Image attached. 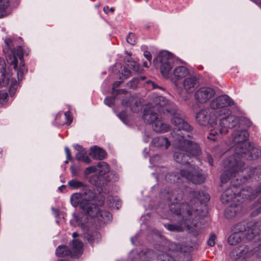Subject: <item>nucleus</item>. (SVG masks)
Here are the masks:
<instances>
[{
  "mask_svg": "<svg viewBox=\"0 0 261 261\" xmlns=\"http://www.w3.org/2000/svg\"><path fill=\"white\" fill-rule=\"evenodd\" d=\"M97 210V215L92 218H97L98 221H103L104 222L110 221L112 219V215L109 212L107 211H100L98 207L96 206Z\"/></svg>",
  "mask_w": 261,
  "mask_h": 261,
  "instance_id": "obj_26",
  "label": "nucleus"
},
{
  "mask_svg": "<svg viewBox=\"0 0 261 261\" xmlns=\"http://www.w3.org/2000/svg\"><path fill=\"white\" fill-rule=\"evenodd\" d=\"M117 198H114L112 196H110L108 197V199L107 200V202H109V206L110 207H114V203L115 202V200Z\"/></svg>",
  "mask_w": 261,
  "mask_h": 261,
  "instance_id": "obj_42",
  "label": "nucleus"
},
{
  "mask_svg": "<svg viewBox=\"0 0 261 261\" xmlns=\"http://www.w3.org/2000/svg\"><path fill=\"white\" fill-rule=\"evenodd\" d=\"M71 172L73 176H77L79 174L78 169L75 167H71Z\"/></svg>",
  "mask_w": 261,
  "mask_h": 261,
  "instance_id": "obj_46",
  "label": "nucleus"
},
{
  "mask_svg": "<svg viewBox=\"0 0 261 261\" xmlns=\"http://www.w3.org/2000/svg\"><path fill=\"white\" fill-rule=\"evenodd\" d=\"M151 144L156 147L167 149L170 146V143L168 139L164 136H159L154 138Z\"/></svg>",
  "mask_w": 261,
  "mask_h": 261,
  "instance_id": "obj_24",
  "label": "nucleus"
},
{
  "mask_svg": "<svg viewBox=\"0 0 261 261\" xmlns=\"http://www.w3.org/2000/svg\"><path fill=\"white\" fill-rule=\"evenodd\" d=\"M122 82H123L122 81H116L113 84V91H114V89L116 87H119L121 85V84L122 83Z\"/></svg>",
  "mask_w": 261,
  "mask_h": 261,
  "instance_id": "obj_48",
  "label": "nucleus"
},
{
  "mask_svg": "<svg viewBox=\"0 0 261 261\" xmlns=\"http://www.w3.org/2000/svg\"><path fill=\"white\" fill-rule=\"evenodd\" d=\"M143 66L144 67H147V68L149 67V66L148 65V64H147V63L146 62H143Z\"/></svg>",
  "mask_w": 261,
  "mask_h": 261,
  "instance_id": "obj_54",
  "label": "nucleus"
},
{
  "mask_svg": "<svg viewBox=\"0 0 261 261\" xmlns=\"http://www.w3.org/2000/svg\"><path fill=\"white\" fill-rule=\"evenodd\" d=\"M109 171L110 168L107 163L104 162L99 163L96 168V172H98V176L97 175H93L89 179V181L95 186L100 185L99 180H100L102 176L108 173Z\"/></svg>",
  "mask_w": 261,
  "mask_h": 261,
  "instance_id": "obj_15",
  "label": "nucleus"
},
{
  "mask_svg": "<svg viewBox=\"0 0 261 261\" xmlns=\"http://www.w3.org/2000/svg\"><path fill=\"white\" fill-rule=\"evenodd\" d=\"M219 114L218 116L220 117V123L218 129L216 127L210 130L207 138L215 141L219 137L220 134H226L229 128H231L237 125L239 122L238 118L230 115V112L228 109H224L219 110Z\"/></svg>",
  "mask_w": 261,
  "mask_h": 261,
  "instance_id": "obj_5",
  "label": "nucleus"
},
{
  "mask_svg": "<svg viewBox=\"0 0 261 261\" xmlns=\"http://www.w3.org/2000/svg\"><path fill=\"white\" fill-rule=\"evenodd\" d=\"M65 151L66 158L67 159V160L66 161H65V163H67L68 161L71 159V153H70L69 149L67 147H65Z\"/></svg>",
  "mask_w": 261,
  "mask_h": 261,
  "instance_id": "obj_43",
  "label": "nucleus"
},
{
  "mask_svg": "<svg viewBox=\"0 0 261 261\" xmlns=\"http://www.w3.org/2000/svg\"><path fill=\"white\" fill-rule=\"evenodd\" d=\"M199 77L196 75H192L184 79L182 86L187 93H192L199 86Z\"/></svg>",
  "mask_w": 261,
  "mask_h": 261,
  "instance_id": "obj_18",
  "label": "nucleus"
},
{
  "mask_svg": "<svg viewBox=\"0 0 261 261\" xmlns=\"http://www.w3.org/2000/svg\"><path fill=\"white\" fill-rule=\"evenodd\" d=\"M52 210L54 211L55 214H56L57 213V211L55 208H53Z\"/></svg>",
  "mask_w": 261,
  "mask_h": 261,
  "instance_id": "obj_60",
  "label": "nucleus"
},
{
  "mask_svg": "<svg viewBox=\"0 0 261 261\" xmlns=\"http://www.w3.org/2000/svg\"><path fill=\"white\" fill-rule=\"evenodd\" d=\"M120 206V202L117 200V198L115 200V203H114V206L116 207L117 209L119 208V207Z\"/></svg>",
  "mask_w": 261,
  "mask_h": 261,
  "instance_id": "obj_49",
  "label": "nucleus"
},
{
  "mask_svg": "<svg viewBox=\"0 0 261 261\" xmlns=\"http://www.w3.org/2000/svg\"><path fill=\"white\" fill-rule=\"evenodd\" d=\"M73 220L75 221L77 224L81 226L82 229L83 231H85V226H84V222H83L82 220L81 219L80 216L75 215L74 214V219Z\"/></svg>",
  "mask_w": 261,
  "mask_h": 261,
  "instance_id": "obj_35",
  "label": "nucleus"
},
{
  "mask_svg": "<svg viewBox=\"0 0 261 261\" xmlns=\"http://www.w3.org/2000/svg\"><path fill=\"white\" fill-rule=\"evenodd\" d=\"M176 207L179 210L175 211L178 216L180 224H164V226L171 231H181L182 229L181 224H184L189 229L193 226L198 227L197 220L201 218L199 210L194 208L187 203L177 204Z\"/></svg>",
  "mask_w": 261,
  "mask_h": 261,
  "instance_id": "obj_2",
  "label": "nucleus"
},
{
  "mask_svg": "<svg viewBox=\"0 0 261 261\" xmlns=\"http://www.w3.org/2000/svg\"><path fill=\"white\" fill-rule=\"evenodd\" d=\"M144 57L149 61V64H151V60L152 59L151 55L150 52L146 51L144 53Z\"/></svg>",
  "mask_w": 261,
  "mask_h": 261,
  "instance_id": "obj_45",
  "label": "nucleus"
},
{
  "mask_svg": "<svg viewBox=\"0 0 261 261\" xmlns=\"http://www.w3.org/2000/svg\"><path fill=\"white\" fill-rule=\"evenodd\" d=\"M169 103V101L164 97L162 96H156L153 100L152 103L154 110H156L160 113H165V110L169 112L167 108L164 109Z\"/></svg>",
  "mask_w": 261,
  "mask_h": 261,
  "instance_id": "obj_19",
  "label": "nucleus"
},
{
  "mask_svg": "<svg viewBox=\"0 0 261 261\" xmlns=\"http://www.w3.org/2000/svg\"><path fill=\"white\" fill-rule=\"evenodd\" d=\"M94 172H96V167L93 166L88 167L85 170V174L86 175Z\"/></svg>",
  "mask_w": 261,
  "mask_h": 261,
  "instance_id": "obj_37",
  "label": "nucleus"
},
{
  "mask_svg": "<svg viewBox=\"0 0 261 261\" xmlns=\"http://www.w3.org/2000/svg\"><path fill=\"white\" fill-rule=\"evenodd\" d=\"M73 147L77 151L75 158L78 161H82L89 164L91 162L90 159L87 155V151L79 144H74Z\"/></svg>",
  "mask_w": 261,
  "mask_h": 261,
  "instance_id": "obj_22",
  "label": "nucleus"
},
{
  "mask_svg": "<svg viewBox=\"0 0 261 261\" xmlns=\"http://www.w3.org/2000/svg\"><path fill=\"white\" fill-rule=\"evenodd\" d=\"M146 84L148 87L151 89H159L162 90H164V89L160 86L156 85V84L151 81H148L146 82Z\"/></svg>",
  "mask_w": 261,
  "mask_h": 261,
  "instance_id": "obj_32",
  "label": "nucleus"
},
{
  "mask_svg": "<svg viewBox=\"0 0 261 261\" xmlns=\"http://www.w3.org/2000/svg\"><path fill=\"white\" fill-rule=\"evenodd\" d=\"M252 1L257 5H261V0H252Z\"/></svg>",
  "mask_w": 261,
  "mask_h": 261,
  "instance_id": "obj_51",
  "label": "nucleus"
},
{
  "mask_svg": "<svg viewBox=\"0 0 261 261\" xmlns=\"http://www.w3.org/2000/svg\"><path fill=\"white\" fill-rule=\"evenodd\" d=\"M219 114V110L212 109H202L197 112L196 120L199 125L202 126H206L207 124L212 126L217 125L216 121Z\"/></svg>",
  "mask_w": 261,
  "mask_h": 261,
  "instance_id": "obj_11",
  "label": "nucleus"
},
{
  "mask_svg": "<svg viewBox=\"0 0 261 261\" xmlns=\"http://www.w3.org/2000/svg\"><path fill=\"white\" fill-rule=\"evenodd\" d=\"M77 236H78V234H77V233H76V232H73V233H72V237H73V238H76V237H77Z\"/></svg>",
  "mask_w": 261,
  "mask_h": 261,
  "instance_id": "obj_53",
  "label": "nucleus"
},
{
  "mask_svg": "<svg viewBox=\"0 0 261 261\" xmlns=\"http://www.w3.org/2000/svg\"><path fill=\"white\" fill-rule=\"evenodd\" d=\"M58 261H68V260H64V259H59Z\"/></svg>",
  "mask_w": 261,
  "mask_h": 261,
  "instance_id": "obj_63",
  "label": "nucleus"
},
{
  "mask_svg": "<svg viewBox=\"0 0 261 261\" xmlns=\"http://www.w3.org/2000/svg\"><path fill=\"white\" fill-rule=\"evenodd\" d=\"M91 155L95 160H101L106 156V151L96 146L91 147Z\"/></svg>",
  "mask_w": 261,
  "mask_h": 261,
  "instance_id": "obj_25",
  "label": "nucleus"
},
{
  "mask_svg": "<svg viewBox=\"0 0 261 261\" xmlns=\"http://www.w3.org/2000/svg\"><path fill=\"white\" fill-rule=\"evenodd\" d=\"M126 41L129 44L134 45L136 42V38L135 34L133 33H129L126 38Z\"/></svg>",
  "mask_w": 261,
  "mask_h": 261,
  "instance_id": "obj_34",
  "label": "nucleus"
},
{
  "mask_svg": "<svg viewBox=\"0 0 261 261\" xmlns=\"http://www.w3.org/2000/svg\"><path fill=\"white\" fill-rule=\"evenodd\" d=\"M23 52L21 47L18 46L12 51V54L7 57L8 62L14 65V68L17 70L18 80L21 81L27 69L24 66Z\"/></svg>",
  "mask_w": 261,
  "mask_h": 261,
  "instance_id": "obj_10",
  "label": "nucleus"
},
{
  "mask_svg": "<svg viewBox=\"0 0 261 261\" xmlns=\"http://www.w3.org/2000/svg\"><path fill=\"white\" fill-rule=\"evenodd\" d=\"M89 197L88 194L84 195L83 192L74 193L70 197L71 203L74 207L80 205V208L89 217L97 216L96 205L92 202L96 197V193L94 192L93 196L91 198Z\"/></svg>",
  "mask_w": 261,
  "mask_h": 261,
  "instance_id": "obj_8",
  "label": "nucleus"
},
{
  "mask_svg": "<svg viewBox=\"0 0 261 261\" xmlns=\"http://www.w3.org/2000/svg\"><path fill=\"white\" fill-rule=\"evenodd\" d=\"M117 92L118 93H119L120 92L124 93L125 92V91L124 90H118Z\"/></svg>",
  "mask_w": 261,
  "mask_h": 261,
  "instance_id": "obj_55",
  "label": "nucleus"
},
{
  "mask_svg": "<svg viewBox=\"0 0 261 261\" xmlns=\"http://www.w3.org/2000/svg\"><path fill=\"white\" fill-rule=\"evenodd\" d=\"M154 110L153 108H151L149 105L144 109L143 118L146 123L152 125L160 117L154 112Z\"/></svg>",
  "mask_w": 261,
  "mask_h": 261,
  "instance_id": "obj_20",
  "label": "nucleus"
},
{
  "mask_svg": "<svg viewBox=\"0 0 261 261\" xmlns=\"http://www.w3.org/2000/svg\"><path fill=\"white\" fill-rule=\"evenodd\" d=\"M240 180H241V181L242 182H244V181H245V180L246 179H247V178H246L245 177H244L243 179H241V178H240Z\"/></svg>",
  "mask_w": 261,
  "mask_h": 261,
  "instance_id": "obj_56",
  "label": "nucleus"
},
{
  "mask_svg": "<svg viewBox=\"0 0 261 261\" xmlns=\"http://www.w3.org/2000/svg\"><path fill=\"white\" fill-rule=\"evenodd\" d=\"M9 0H0V18L7 15L6 10L9 6Z\"/></svg>",
  "mask_w": 261,
  "mask_h": 261,
  "instance_id": "obj_30",
  "label": "nucleus"
},
{
  "mask_svg": "<svg viewBox=\"0 0 261 261\" xmlns=\"http://www.w3.org/2000/svg\"><path fill=\"white\" fill-rule=\"evenodd\" d=\"M128 66L132 68L136 72H139V65L135 62H131L129 65H128Z\"/></svg>",
  "mask_w": 261,
  "mask_h": 261,
  "instance_id": "obj_38",
  "label": "nucleus"
},
{
  "mask_svg": "<svg viewBox=\"0 0 261 261\" xmlns=\"http://www.w3.org/2000/svg\"><path fill=\"white\" fill-rule=\"evenodd\" d=\"M109 11L113 13V12H114V9L113 8H111L109 9Z\"/></svg>",
  "mask_w": 261,
  "mask_h": 261,
  "instance_id": "obj_58",
  "label": "nucleus"
},
{
  "mask_svg": "<svg viewBox=\"0 0 261 261\" xmlns=\"http://www.w3.org/2000/svg\"><path fill=\"white\" fill-rule=\"evenodd\" d=\"M215 94V90L212 88L201 87L195 92L194 97L197 102L203 103L213 97Z\"/></svg>",
  "mask_w": 261,
  "mask_h": 261,
  "instance_id": "obj_14",
  "label": "nucleus"
},
{
  "mask_svg": "<svg viewBox=\"0 0 261 261\" xmlns=\"http://www.w3.org/2000/svg\"><path fill=\"white\" fill-rule=\"evenodd\" d=\"M174 145L178 151H176L174 153V160L182 165H186L187 167L188 166L193 167L191 165L189 160L190 159V156H197L199 155L201 150L198 144L191 141L187 140L185 138L174 139ZM195 168H198L194 166Z\"/></svg>",
  "mask_w": 261,
  "mask_h": 261,
  "instance_id": "obj_4",
  "label": "nucleus"
},
{
  "mask_svg": "<svg viewBox=\"0 0 261 261\" xmlns=\"http://www.w3.org/2000/svg\"><path fill=\"white\" fill-rule=\"evenodd\" d=\"M216 236L214 234H211L210 239L207 241V244L209 246L212 247L215 244Z\"/></svg>",
  "mask_w": 261,
  "mask_h": 261,
  "instance_id": "obj_39",
  "label": "nucleus"
},
{
  "mask_svg": "<svg viewBox=\"0 0 261 261\" xmlns=\"http://www.w3.org/2000/svg\"><path fill=\"white\" fill-rule=\"evenodd\" d=\"M248 137V134L246 131H237L233 134L232 142L229 145L235 147L236 152L224 163V171L220 178L222 183H226L231 177H236L243 172L244 163L241 160L242 154L246 153V147H251V143L246 141Z\"/></svg>",
  "mask_w": 261,
  "mask_h": 261,
  "instance_id": "obj_1",
  "label": "nucleus"
},
{
  "mask_svg": "<svg viewBox=\"0 0 261 261\" xmlns=\"http://www.w3.org/2000/svg\"><path fill=\"white\" fill-rule=\"evenodd\" d=\"M260 192H261V186H260V187L259 188V189L257 190L256 193H260Z\"/></svg>",
  "mask_w": 261,
  "mask_h": 261,
  "instance_id": "obj_57",
  "label": "nucleus"
},
{
  "mask_svg": "<svg viewBox=\"0 0 261 261\" xmlns=\"http://www.w3.org/2000/svg\"><path fill=\"white\" fill-rule=\"evenodd\" d=\"M169 113L172 115L171 122L175 127L174 128V133L172 134L174 139L185 138L186 136L190 137L188 134H186L192 129V127L185 121L182 117L180 112L176 109L171 110Z\"/></svg>",
  "mask_w": 261,
  "mask_h": 261,
  "instance_id": "obj_9",
  "label": "nucleus"
},
{
  "mask_svg": "<svg viewBox=\"0 0 261 261\" xmlns=\"http://www.w3.org/2000/svg\"><path fill=\"white\" fill-rule=\"evenodd\" d=\"M182 198V195H181L180 196L176 197L175 198V200L177 201H179L180 199Z\"/></svg>",
  "mask_w": 261,
  "mask_h": 261,
  "instance_id": "obj_52",
  "label": "nucleus"
},
{
  "mask_svg": "<svg viewBox=\"0 0 261 261\" xmlns=\"http://www.w3.org/2000/svg\"><path fill=\"white\" fill-rule=\"evenodd\" d=\"M114 98L112 97H106L104 100L105 103L109 106H111L113 102Z\"/></svg>",
  "mask_w": 261,
  "mask_h": 261,
  "instance_id": "obj_41",
  "label": "nucleus"
},
{
  "mask_svg": "<svg viewBox=\"0 0 261 261\" xmlns=\"http://www.w3.org/2000/svg\"><path fill=\"white\" fill-rule=\"evenodd\" d=\"M159 156L158 155H155V156H154L153 158V159H152L151 160H153V159H159Z\"/></svg>",
  "mask_w": 261,
  "mask_h": 261,
  "instance_id": "obj_59",
  "label": "nucleus"
},
{
  "mask_svg": "<svg viewBox=\"0 0 261 261\" xmlns=\"http://www.w3.org/2000/svg\"><path fill=\"white\" fill-rule=\"evenodd\" d=\"M103 203H104V200H102L100 204L102 205Z\"/></svg>",
  "mask_w": 261,
  "mask_h": 261,
  "instance_id": "obj_62",
  "label": "nucleus"
},
{
  "mask_svg": "<svg viewBox=\"0 0 261 261\" xmlns=\"http://www.w3.org/2000/svg\"><path fill=\"white\" fill-rule=\"evenodd\" d=\"M121 76H120V79L125 80L129 77L131 75V72L127 67H124L121 70Z\"/></svg>",
  "mask_w": 261,
  "mask_h": 261,
  "instance_id": "obj_31",
  "label": "nucleus"
},
{
  "mask_svg": "<svg viewBox=\"0 0 261 261\" xmlns=\"http://www.w3.org/2000/svg\"><path fill=\"white\" fill-rule=\"evenodd\" d=\"M6 72V65L4 60L0 58V74L2 76L4 75Z\"/></svg>",
  "mask_w": 261,
  "mask_h": 261,
  "instance_id": "obj_36",
  "label": "nucleus"
},
{
  "mask_svg": "<svg viewBox=\"0 0 261 261\" xmlns=\"http://www.w3.org/2000/svg\"><path fill=\"white\" fill-rule=\"evenodd\" d=\"M250 225L246 227L245 222H241L234 226V232L228 238V243L231 245H236L241 242L242 238L251 240L257 235H259L258 223H255L250 228Z\"/></svg>",
  "mask_w": 261,
  "mask_h": 261,
  "instance_id": "obj_6",
  "label": "nucleus"
},
{
  "mask_svg": "<svg viewBox=\"0 0 261 261\" xmlns=\"http://www.w3.org/2000/svg\"><path fill=\"white\" fill-rule=\"evenodd\" d=\"M65 116L67 121V123L70 124L72 121V117L71 115V113L69 111L66 112L65 113Z\"/></svg>",
  "mask_w": 261,
  "mask_h": 261,
  "instance_id": "obj_40",
  "label": "nucleus"
},
{
  "mask_svg": "<svg viewBox=\"0 0 261 261\" xmlns=\"http://www.w3.org/2000/svg\"><path fill=\"white\" fill-rule=\"evenodd\" d=\"M68 185L70 188L75 190L81 189L82 192H83L84 195L86 196L88 194L91 198L94 195V191L92 189L90 188L88 186L83 182L77 179H74L69 180L68 182Z\"/></svg>",
  "mask_w": 261,
  "mask_h": 261,
  "instance_id": "obj_16",
  "label": "nucleus"
},
{
  "mask_svg": "<svg viewBox=\"0 0 261 261\" xmlns=\"http://www.w3.org/2000/svg\"><path fill=\"white\" fill-rule=\"evenodd\" d=\"M122 103L124 106H129L131 111L135 113L138 112L141 109L140 101L133 96H130L127 99H123Z\"/></svg>",
  "mask_w": 261,
  "mask_h": 261,
  "instance_id": "obj_21",
  "label": "nucleus"
},
{
  "mask_svg": "<svg viewBox=\"0 0 261 261\" xmlns=\"http://www.w3.org/2000/svg\"><path fill=\"white\" fill-rule=\"evenodd\" d=\"M248 190H252V189L249 188L247 190L243 189L241 190L239 193L238 194H236L233 192L234 190L232 189H227L225 192L223 193L221 195V201L223 203H234V205H236V202H238V203H241L243 201L239 199V197L241 196H245L247 199H251L253 196L250 194H249Z\"/></svg>",
  "mask_w": 261,
  "mask_h": 261,
  "instance_id": "obj_13",
  "label": "nucleus"
},
{
  "mask_svg": "<svg viewBox=\"0 0 261 261\" xmlns=\"http://www.w3.org/2000/svg\"><path fill=\"white\" fill-rule=\"evenodd\" d=\"M12 41L10 38H6L5 40V42L9 48H10L11 47Z\"/></svg>",
  "mask_w": 261,
  "mask_h": 261,
  "instance_id": "obj_47",
  "label": "nucleus"
},
{
  "mask_svg": "<svg viewBox=\"0 0 261 261\" xmlns=\"http://www.w3.org/2000/svg\"><path fill=\"white\" fill-rule=\"evenodd\" d=\"M240 203H238V202H236V205H234V203H231L230 206L225 211V216L228 218L234 217L237 212L240 210V207H238Z\"/></svg>",
  "mask_w": 261,
  "mask_h": 261,
  "instance_id": "obj_27",
  "label": "nucleus"
},
{
  "mask_svg": "<svg viewBox=\"0 0 261 261\" xmlns=\"http://www.w3.org/2000/svg\"><path fill=\"white\" fill-rule=\"evenodd\" d=\"M83 243L77 239L72 241V245L70 250L66 246H59L56 249V255L59 257H64L68 255L77 256L82 253Z\"/></svg>",
  "mask_w": 261,
  "mask_h": 261,
  "instance_id": "obj_12",
  "label": "nucleus"
},
{
  "mask_svg": "<svg viewBox=\"0 0 261 261\" xmlns=\"http://www.w3.org/2000/svg\"><path fill=\"white\" fill-rule=\"evenodd\" d=\"M259 212H261V206H260V207L259 208Z\"/></svg>",
  "mask_w": 261,
  "mask_h": 261,
  "instance_id": "obj_64",
  "label": "nucleus"
},
{
  "mask_svg": "<svg viewBox=\"0 0 261 261\" xmlns=\"http://www.w3.org/2000/svg\"><path fill=\"white\" fill-rule=\"evenodd\" d=\"M139 79L136 77L132 79L129 83L127 84V87L132 89H136L139 82Z\"/></svg>",
  "mask_w": 261,
  "mask_h": 261,
  "instance_id": "obj_33",
  "label": "nucleus"
},
{
  "mask_svg": "<svg viewBox=\"0 0 261 261\" xmlns=\"http://www.w3.org/2000/svg\"><path fill=\"white\" fill-rule=\"evenodd\" d=\"M192 195L193 196H195V198L201 203L206 202L210 199V195L204 191H200L198 192H193Z\"/></svg>",
  "mask_w": 261,
  "mask_h": 261,
  "instance_id": "obj_28",
  "label": "nucleus"
},
{
  "mask_svg": "<svg viewBox=\"0 0 261 261\" xmlns=\"http://www.w3.org/2000/svg\"><path fill=\"white\" fill-rule=\"evenodd\" d=\"M162 261H166V260H163ZM168 261H175L172 258L168 259Z\"/></svg>",
  "mask_w": 261,
  "mask_h": 261,
  "instance_id": "obj_61",
  "label": "nucleus"
},
{
  "mask_svg": "<svg viewBox=\"0 0 261 261\" xmlns=\"http://www.w3.org/2000/svg\"><path fill=\"white\" fill-rule=\"evenodd\" d=\"M233 104V101L227 95H222L214 99L211 102V107L213 110L226 107Z\"/></svg>",
  "mask_w": 261,
  "mask_h": 261,
  "instance_id": "obj_17",
  "label": "nucleus"
},
{
  "mask_svg": "<svg viewBox=\"0 0 261 261\" xmlns=\"http://www.w3.org/2000/svg\"><path fill=\"white\" fill-rule=\"evenodd\" d=\"M181 178L187 179L196 184H202L205 180L201 171L192 166L182 168L179 174L169 173L166 175V180L170 182H179Z\"/></svg>",
  "mask_w": 261,
  "mask_h": 261,
  "instance_id": "obj_7",
  "label": "nucleus"
},
{
  "mask_svg": "<svg viewBox=\"0 0 261 261\" xmlns=\"http://www.w3.org/2000/svg\"><path fill=\"white\" fill-rule=\"evenodd\" d=\"M173 59L168 52L162 51L153 61L156 68H160L161 72L165 78H170L173 82L185 77L189 74V70L184 66L176 67L173 74L170 71L172 68Z\"/></svg>",
  "mask_w": 261,
  "mask_h": 261,
  "instance_id": "obj_3",
  "label": "nucleus"
},
{
  "mask_svg": "<svg viewBox=\"0 0 261 261\" xmlns=\"http://www.w3.org/2000/svg\"><path fill=\"white\" fill-rule=\"evenodd\" d=\"M205 158V161H206L210 165L212 166L213 165V159L211 156V155L208 153H205V157H204Z\"/></svg>",
  "mask_w": 261,
  "mask_h": 261,
  "instance_id": "obj_44",
  "label": "nucleus"
},
{
  "mask_svg": "<svg viewBox=\"0 0 261 261\" xmlns=\"http://www.w3.org/2000/svg\"><path fill=\"white\" fill-rule=\"evenodd\" d=\"M152 127L154 131L159 133H164L167 132L170 129L169 125L165 123L161 117H159L154 121V123L152 125Z\"/></svg>",
  "mask_w": 261,
  "mask_h": 261,
  "instance_id": "obj_23",
  "label": "nucleus"
},
{
  "mask_svg": "<svg viewBox=\"0 0 261 261\" xmlns=\"http://www.w3.org/2000/svg\"><path fill=\"white\" fill-rule=\"evenodd\" d=\"M246 152L250 154V157L251 159H255L261 156V150L257 148L253 147L252 144L251 143V147H247Z\"/></svg>",
  "mask_w": 261,
  "mask_h": 261,
  "instance_id": "obj_29",
  "label": "nucleus"
},
{
  "mask_svg": "<svg viewBox=\"0 0 261 261\" xmlns=\"http://www.w3.org/2000/svg\"><path fill=\"white\" fill-rule=\"evenodd\" d=\"M103 11H104L106 13H107V14H108V12H109V7H108V6L104 7H103Z\"/></svg>",
  "mask_w": 261,
  "mask_h": 261,
  "instance_id": "obj_50",
  "label": "nucleus"
}]
</instances>
